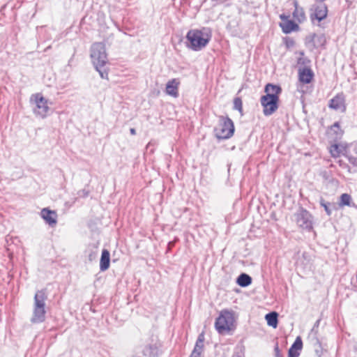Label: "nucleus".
Masks as SVG:
<instances>
[{
    "label": "nucleus",
    "mask_w": 357,
    "mask_h": 357,
    "mask_svg": "<svg viewBox=\"0 0 357 357\" xmlns=\"http://www.w3.org/2000/svg\"><path fill=\"white\" fill-rule=\"evenodd\" d=\"M339 206L342 207L344 206H351V197L347 193H344L340 196Z\"/></svg>",
    "instance_id": "nucleus-22"
},
{
    "label": "nucleus",
    "mask_w": 357,
    "mask_h": 357,
    "mask_svg": "<svg viewBox=\"0 0 357 357\" xmlns=\"http://www.w3.org/2000/svg\"><path fill=\"white\" fill-rule=\"evenodd\" d=\"M204 335L201 333L199 335L194 349L192 350L190 357H201L204 351Z\"/></svg>",
    "instance_id": "nucleus-14"
},
{
    "label": "nucleus",
    "mask_w": 357,
    "mask_h": 357,
    "mask_svg": "<svg viewBox=\"0 0 357 357\" xmlns=\"http://www.w3.org/2000/svg\"><path fill=\"white\" fill-rule=\"evenodd\" d=\"M349 149V155H351L350 150L354 154L357 155V143L351 144L347 147V149Z\"/></svg>",
    "instance_id": "nucleus-28"
},
{
    "label": "nucleus",
    "mask_w": 357,
    "mask_h": 357,
    "mask_svg": "<svg viewBox=\"0 0 357 357\" xmlns=\"http://www.w3.org/2000/svg\"><path fill=\"white\" fill-rule=\"evenodd\" d=\"M234 109L239 111L241 113L243 112V102L242 100L239 97H236L234 99Z\"/></svg>",
    "instance_id": "nucleus-26"
},
{
    "label": "nucleus",
    "mask_w": 357,
    "mask_h": 357,
    "mask_svg": "<svg viewBox=\"0 0 357 357\" xmlns=\"http://www.w3.org/2000/svg\"><path fill=\"white\" fill-rule=\"evenodd\" d=\"M91 257H93V255H89V258H90V259H91Z\"/></svg>",
    "instance_id": "nucleus-39"
},
{
    "label": "nucleus",
    "mask_w": 357,
    "mask_h": 357,
    "mask_svg": "<svg viewBox=\"0 0 357 357\" xmlns=\"http://www.w3.org/2000/svg\"><path fill=\"white\" fill-rule=\"evenodd\" d=\"M319 321H320L319 320L317 321V322L315 323L314 327L319 326Z\"/></svg>",
    "instance_id": "nucleus-37"
},
{
    "label": "nucleus",
    "mask_w": 357,
    "mask_h": 357,
    "mask_svg": "<svg viewBox=\"0 0 357 357\" xmlns=\"http://www.w3.org/2000/svg\"><path fill=\"white\" fill-rule=\"evenodd\" d=\"M314 76V72L309 66L300 67L298 68V79L301 83L310 84L312 81Z\"/></svg>",
    "instance_id": "nucleus-11"
},
{
    "label": "nucleus",
    "mask_w": 357,
    "mask_h": 357,
    "mask_svg": "<svg viewBox=\"0 0 357 357\" xmlns=\"http://www.w3.org/2000/svg\"><path fill=\"white\" fill-rule=\"evenodd\" d=\"M294 6L295 7L293 12L294 18L299 23L304 22L306 20V17L303 8L298 6L297 0H294Z\"/></svg>",
    "instance_id": "nucleus-15"
},
{
    "label": "nucleus",
    "mask_w": 357,
    "mask_h": 357,
    "mask_svg": "<svg viewBox=\"0 0 357 357\" xmlns=\"http://www.w3.org/2000/svg\"><path fill=\"white\" fill-rule=\"evenodd\" d=\"M319 40H320V41H325V39H324V36L319 37Z\"/></svg>",
    "instance_id": "nucleus-36"
},
{
    "label": "nucleus",
    "mask_w": 357,
    "mask_h": 357,
    "mask_svg": "<svg viewBox=\"0 0 357 357\" xmlns=\"http://www.w3.org/2000/svg\"><path fill=\"white\" fill-rule=\"evenodd\" d=\"M110 261V254L109 252L104 249L102 252L100 261V269L101 271L107 270L109 267Z\"/></svg>",
    "instance_id": "nucleus-16"
},
{
    "label": "nucleus",
    "mask_w": 357,
    "mask_h": 357,
    "mask_svg": "<svg viewBox=\"0 0 357 357\" xmlns=\"http://www.w3.org/2000/svg\"><path fill=\"white\" fill-rule=\"evenodd\" d=\"M275 357H283L280 351L278 345H276V347H275Z\"/></svg>",
    "instance_id": "nucleus-30"
},
{
    "label": "nucleus",
    "mask_w": 357,
    "mask_h": 357,
    "mask_svg": "<svg viewBox=\"0 0 357 357\" xmlns=\"http://www.w3.org/2000/svg\"><path fill=\"white\" fill-rule=\"evenodd\" d=\"M130 132L131 135H135L136 134V130H135V128H130Z\"/></svg>",
    "instance_id": "nucleus-32"
},
{
    "label": "nucleus",
    "mask_w": 357,
    "mask_h": 357,
    "mask_svg": "<svg viewBox=\"0 0 357 357\" xmlns=\"http://www.w3.org/2000/svg\"><path fill=\"white\" fill-rule=\"evenodd\" d=\"M91 257H93V255H89V258H90V259H91Z\"/></svg>",
    "instance_id": "nucleus-38"
},
{
    "label": "nucleus",
    "mask_w": 357,
    "mask_h": 357,
    "mask_svg": "<svg viewBox=\"0 0 357 357\" xmlns=\"http://www.w3.org/2000/svg\"><path fill=\"white\" fill-rule=\"evenodd\" d=\"M282 92V89L279 85L273 84H267L265 86V96H273L275 97H279V95Z\"/></svg>",
    "instance_id": "nucleus-17"
},
{
    "label": "nucleus",
    "mask_w": 357,
    "mask_h": 357,
    "mask_svg": "<svg viewBox=\"0 0 357 357\" xmlns=\"http://www.w3.org/2000/svg\"><path fill=\"white\" fill-rule=\"evenodd\" d=\"M35 309L32 318L33 322H41L45 316V293L38 291L35 295Z\"/></svg>",
    "instance_id": "nucleus-6"
},
{
    "label": "nucleus",
    "mask_w": 357,
    "mask_h": 357,
    "mask_svg": "<svg viewBox=\"0 0 357 357\" xmlns=\"http://www.w3.org/2000/svg\"><path fill=\"white\" fill-rule=\"evenodd\" d=\"M279 97L273 96L261 97L260 102L263 107V113L265 116L273 114L278 108Z\"/></svg>",
    "instance_id": "nucleus-7"
},
{
    "label": "nucleus",
    "mask_w": 357,
    "mask_h": 357,
    "mask_svg": "<svg viewBox=\"0 0 357 357\" xmlns=\"http://www.w3.org/2000/svg\"><path fill=\"white\" fill-rule=\"evenodd\" d=\"M215 136L218 139H228L231 137L234 132L233 121L229 117H220V123L218 127L215 129Z\"/></svg>",
    "instance_id": "nucleus-5"
},
{
    "label": "nucleus",
    "mask_w": 357,
    "mask_h": 357,
    "mask_svg": "<svg viewBox=\"0 0 357 357\" xmlns=\"http://www.w3.org/2000/svg\"><path fill=\"white\" fill-rule=\"evenodd\" d=\"M282 22L280 23V26L284 33H289L292 31H297L299 30V26L294 21L289 20V16L281 15L280 16Z\"/></svg>",
    "instance_id": "nucleus-10"
},
{
    "label": "nucleus",
    "mask_w": 357,
    "mask_h": 357,
    "mask_svg": "<svg viewBox=\"0 0 357 357\" xmlns=\"http://www.w3.org/2000/svg\"><path fill=\"white\" fill-rule=\"evenodd\" d=\"M294 219L300 229L306 231H312L313 230L314 218L306 209L300 208L294 214Z\"/></svg>",
    "instance_id": "nucleus-4"
},
{
    "label": "nucleus",
    "mask_w": 357,
    "mask_h": 357,
    "mask_svg": "<svg viewBox=\"0 0 357 357\" xmlns=\"http://www.w3.org/2000/svg\"><path fill=\"white\" fill-rule=\"evenodd\" d=\"M57 214L55 211L46 208V223L54 227L57 223Z\"/></svg>",
    "instance_id": "nucleus-18"
},
{
    "label": "nucleus",
    "mask_w": 357,
    "mask_h": 357,
    "mask_svg": "<svg viewBox=\"0 0 357 357\" xmlns=\"http://www.w3.org/2000/svg\"><path fill=\"white\" fill-rule=\"evenodd\" d=\"M216 1L219 2V3H224L227 0H215Z\"/></svg>",
    "instance_id": "nucleus-35"
},
{
    "label": "nucleus",
    "mask_w": 357,
    "mask_h": 357,
    "mask_svg": "<svg viewBox=\"0 0 357 357\" xmlns=\"http://www.w3.org/2000/svg\"><path fill=\"white\" fill-rule=\"evenodd\" d=\"M180 81L178 79H172L166 84L165 92L167 94L177 98L178 96V86Z\"/></svg>",
    "instance_id": "nucleus-13"
},
{
    "label": "nucleus",
    "mask_w": 357,
    "mask_h": 357,
    "mask_svg": "<svg viewBox=\"0 0 357 357\" xmlns=\"http://www.w3.org/2000/svg\"><path fill=\"white\" fill-rule=\"evenodd\" d=\"M328 15V7L325 3L313 5L310 9V18L312 23L314 20L319 22L326 18Z\"/></svg>",
    "instance_id": "nucleus-8"
},
{
    "label": "nucleus",
    "mask_w": 357,
    "mask_h": 357,
    "mask_svg": "<svg viewBox=\"0 0 357 357\" xmlns=\"http://www.w3.org/2000/svg\"><path fill=\"white\" fill-rule=\"evenodd\" d=\"M299 54L300 57H298L297 60L298 65L301 66V67L307 66L310 61L307 58L305 57L303 52H300Z\"/></svg>",
    "instance_id": "nucleus-25"
},
{
    "label": "nucleus",
    "mask_w": 357,
    "mask_h": 357,
    "mask_svg": "<svg viewBox=\"0 0 357 357\" xmlns=\"http://www.w3.org/2000/svg\"><path fill=\"white\" fill-rule=\"evenodd\" d=\"M186 47L193 51H200L204 49L209 43L211 34L208 29H190L186 34Z\"/></svg>",
    "instance_id": "nucleus-1"
},
{
    "label": "nucleus",
    "mask_w": 357,
    "mask_h": 357,
    "mask_svg": "<svg viewBox=\"0 0 357 357\" xmlns=\"http://www.w3.org/2000/svg\"><path fill=\"white\" fill-rule=\"evenodd\" d=\"M41 215H42V217L45 219V209H43V210L41 211Z\"/></svg>",
    "instance_id": "nucleus-33"
},
{
    "label": "nucleus",
    "mask_w": 357,
    "mask_h": 357,
    "mask_svg": "<svg viewBox=\"0 0 357 357\" xmlns=\"http://www.w3.org/2000/svg\"><path fill=\"white\" fill-rule=\"evenodd\" d=\"M314 327L312 329V332H314Z\"/></svg>",
    "instance_id": "nucleus-40"
},
{
    "label": "nucleus",
    "mask_w": 357,
    "mask_h": 357,
    "mask_svg": "<svg viewBox=\"0 0 357 357\" xmlns=\"http://www.w3.org/2000/svg\"><path fill=\"white\" fill-rule=\"evenodd\" d=\"M299 352L296 350H292V349H289L288 356L289 357H298Z\"/></svg>",
    "instance_id": "nucleus-29"
},
{
    "label": "nucleus",
    "mask_w": 357,
    "mask_h": 357,
    "mask_svg": "<svg viewBox=\"0 0 357 357\" xmlns=\"http://www.w3.org/2000/svg\"><path fill=\"white\" fill-rule=\"evenodd\" d=\"M278 314L276 312H271L266 314L265 319L268 326L275 328L278 326Z\"/></svg>",
    "instance_id": "nucleus-19"
},
{
    "label": "nucleus",
    "mask_w": 357,
    "mask_h": 357,
    "mask_svg": "<svg viewBox=\"0 0 357 357\" xmlns=\"http://www.w3.org/2000/svg\"><path fill=\"white\" fill-rule=\"evenodd\" d=\"M332 129L337 128V130L340 129V123L338 122H335L331 127Z\"/></svg>",
    "instance_id": "nucleus-31"
},
{
    "label": "nucleus",
    "mask_w": 357,
    "mask_h": 357,
    "mask_svg": "<svg viewBox=\"0 0 357 357\" xmlns=\"http://www.w3.org/2000/svg\"><path fill=\"white\" fill-rule=\"evenodd\" d=\"M329 107L341 112L346 111L344 97L342 94H337L330 100Z\"/></svg>",
    "instance_id": "nucleus-12"
},
{
    "label": "nucleus",
    "mask_w": 357,
    "mask_h": 357,
    "mask_svg": "<svg viewBox=\"0 0 357 357\" xmlns=\"http://www.w3.org/2000/svg\"><path fill=\"white\" fill-rule=\"evenodd\" d=\"M91 57L96 70L102 79H108V73L105 68L107 63L105 46L102 43H95L91 47Z\"/></svg>",
    "instance_id": "nucleus-2"
},
{
    "label": "nucleus",
    "mask_w": 357,
    "mask_h": 357,
    "mask_svg": "<svg viewBox=\"0 0 357 357\" xmlns=\"http://www.w3.org/2000/svg\"><path fill=\"white\" fill-rule=\"evenodd\" d=\"M320 205L324 208L326 214L330 216L332 214L333 210H337L335 203H331L326 202L324 199H320Z\"/></svg>",
    "instance_id": "nucleus-20"
},
{
    "label": "nucleus",
    "mask_w": 357,
    "mask_h": 357,
    "mask_svg": "<svg viewBox=\"0 0 357 357\" xmlns=\"http://www.w3.org/2000/svg\"><path fill=\"white\" fill-rule=\"evenodd\" d=\"M330 153L333 158H337L342 154L347 157L349 161L352 164H354L356 160V158L354 156L349 155L347 146L339 144H333L330 148Z\"/></svg>",
    "instance_id": "nucleus-9"
},
{
    "label": "nucleus",
    "mask_w": 357,
    "mask_h": 357,
    "mask_svg": "<svg viewBox=\"0 0 357 357\" xmlns=\"http://www.w3.org/2000/svg\"><path fill=\"white\" fill-rule=\"evenodd\" d=\"M234 321L233 312L227 310H222L215 320V329L220 334L228 333L234 328Z\"/></svg>",
    "instance_id": "nucleus-3"
},
{
    "label": "nucleus",
    "mask_w": 357,
    "mask_h": 357,
    "mask_svg": "<svg viewBox=\"0 0 357 357\" xmlns=\"http://www.w3.org/2000/svg\"><path fill=\"white\" fill-rule=\"evenodd\" d=\"M237 284L242 287H245L249 286L252 282L251 277L246 273H241L237 278Z\"/></svg>",
    "instance_id": "nucleus-21"
},
{
    "label": "nucleus",
    "mask_w": 357,
    "mask_h": 357,
    "mask_svg": "<svg viewBox=\"0 0 357 357\" xmlns=\"http://www.w3.org/2000/svg\"><path fill=\"white\" fill-rule=\"evenodd\" d=\"M142 352L144 356H153L155 354L156 347L152 344H148L145 346Z\"/></svg>",
    "instance_id": "nucleus-24"
},
{
    "label": "nucleus",
    "mask_w": 357,
    "mask_h": 357,
    "mask_svg": "<svg viewBox=\"0 0 357 357\" xmlns=\"http://www.w3.org/2000/svg\"><path fill=\"white\" fill-rule=\"evenodd\" d=\"M302 347H303V342H302V340L301 339V337H298L295 342H294V344L291 345V347H290V349H292V350H301L302 349Z\"/></svg>",
    "instance_id": "nucleus-27"
},
{
    "label": "nucleus",
    "mask_w": 357,
    "mask_h": 357,
    "mask_svg": "<svg viewBox=\"0 0 357 357\" xmlns=\"http://www.w3.org/2000/svg\"><path fill=\"white\" fill-rule=\"evenodd\" d=\"M32 100L34 101L36 106L38 109H40L45 107V102L43 97L40 94H36L33 96Z\"/></svg>",
    "instance_id": "nucleus-23"
},
{
    "label": "nucleus",
    "mask_w": 357,
    "mask_h": 357,
    "mask_svg": "<svg viewBox=\"0 0 357 357\" xmlns=\"http://www.w3.org/2000/svg\"><path fill=\"white\" fill-rule=\"evenodd\" d=\"M82 192L84 197H86L88 195V192L83 190Z\"/></svg>",
    "instance_id": "nucleus-34"
}]
</instances>
